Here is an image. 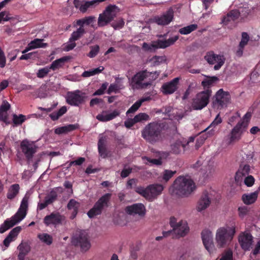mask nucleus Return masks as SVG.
<instances>
[{"instance_id":"f257e3e1","label":"nucleus","mask_w":260,"mask_h":260,"mask_svg":"<svg viewBox=\"0 0 260 260\" xmlns=\"http://www.w3.org/2000/svg\"><path fill=\"white\" fill-rule=\"evenodd\" d=\"M196 186L189 176H180L174 181L169 191L180 197H188L196 190Z\"/></svg>"},{"instance_id":"f03ea898","label":"nucleus","mask_w":260,"mask_h":260,"mask_svg":"<svg viewBox=\"0 0 260 260\" xmlns=\"http://www.w3.org/2000/svg\"><path fill=\"white\" fill-rule=\"evenodd\" d=\"M159 75V72H150L143 70L137 72L134 76L129 78V83L133 90H139L146 88L151 85Z\"/></svg>"},{"instance_id":"7ed1b4c3","label":"nucleus","mask_w":260,"mask_h":260,"mask_svg":"<svg viewBox=\"0 0 260 260\" xmlns=\"http://www.w3.org/2000/svg\"><path fill=\"white\" fill-rule=\"evenodd\" d=\"M28 207V197L25 195L22 199L16 213L11 218L7 219L0 225V233H4L11 227L20 222L27 215Z\"/></svg>"},{"instance_id":"20e7f679","label":"nucleus","mask_w":260,"mask_h":260,"mask_svg":"<svg viewBox=\"0 0 260 260\" xmlns=\"http://www.w3.org/2000/svg\"><path fill=\"white\" fill-rule=\"evenodd\" d=\"M251 114L247 112L242 119L232 129L229 136L225 140L228 145L239 141L247 131Z\"/></svg>"},{"instance_id":"39448f33","label":"nucleus","mask_w":260,"mask_h":260,"mask_svg":"<svg viewBox=\"0 0 260 260\" xmlns=\"http://www.w3.org/2000/svg\"><path fill=\"white\" fill-rule=\"evenodd\" d=\"M236 233L234 226H224L219 228L216 232L215 240L218 248H224L232 241Z\"/></svg>"},{"instance_id":"423d86ee","label":"nucleus","mask_w":260,"mask_h":260,"mask_svg":"<svg viewBox=\"0 0 260 260\" xmlns=\"http://www.w3.org/2000/svg\"><path fill=\"white\" fill-rule=\"evenodd\" d=\"M161 130L162 127L159 123L150 122L143 130L142 136L147 141L151 143H154L161 139Z\"/></svg>"},{"instance_id":"0eeeda50","label":"nucleus","mask_w":260,"mask_h":260,"mask_svg":"<svg viewBox=\"0 0 260 260\" xmlns=\"http://www.w3.org/2000/svg\"><path fill=\"white\" fill-rule=\"evenodd\" d=\"M170 223L173 230L163 232L164 237L173 234L175 235V238H178L185 236L189 232V227L186 221L180 220L177 222L176 219L173 217L170 218Z\"/></svg>"},{"instance_id":"6e6552de","label":"nucleus","mask_w":260,"mask_h":260,"mask_svg":"<svg viewBox=\"0 0 260 260\" xmlns=\"http://www.w3.org/2000/svg\"><path fill=\"white\" fill-rule=\"evenodd\" d=\"M178 36H175L169 38L168 40H157L153 41L150 43H143L142 49L148 52H154L158 49H165L172 45L178 39Z\"/></svg>"},{"instance_id":"1a4fd4ad","label":"nucleus","mask_w":260,"mask_h":260,"mask_svg":"<svg viewBox=\"0 0 260 260\" xmlns=\"http://www.w3.org/2000/svg\"><path fill=\"white\" fill-rule=\"evenodd\" d=\"M164 187L162 185L156 184L150 185L146 188L142 186L137 187L136 191L146 200L152 201L161 193Z\"/></svg>"},{"instance_id":"9d476101","label":"nucleus","mask_w":260,"mask_h":260,"mask_svg":"<svg viewBox=\"0 0 260 260\" xmlns=\"http://www.w3.org/2000/svg\"><path fill=\"white\" fill-rule=\"evenodd\" d=\"M119 11V9L115 5L107 7L104 12L99 15L98 21L99 26L106 25L114 19Z\"/></svg>"},{"instance_id":"9b49d317","label":"nucleus","mask_w":260,"mask_h":260,"mask_svg":"<svg viewBox=\"0 0 260 260\" xmlns=\"http://www.w3.org/2000/svg\"><path fill=\"white\" fill-rule=\"evenodd\" d=\"M212 94L210 89H206L197 94L193 100L192 107L194 110H201L209 103V99Z\"/></svg>"},{"instance_id":"f8f14e48","label":"nucleus","mask_w":260,"mask_h":260,"mask_svg":"<svg viewBox=\"0 0 260 260\" xmlns=\"http://www.w3.org/2000/svg\"><path fill=\"white\" fill-rule=\"evenodd\" d=\"M202 239L204 246L210 255H213L217 253V248L213 241V235L209 230H204L202 231Z\"/></svg>"},{"instance_id":"ddd939ff","label":"nucleus","mask_w":260,"mask_h":260,"mask_svg":"<svg viewBox=\"0 0 260 260\" xmlns=\"http://www.w3.org/2000/svg\"><path fill=\"white\" fill-rule=\"evenodd\" d=\"M72 242L73 244L79 246L82 251H86L90 248V243L87 233L85 231L80 232L79 234L75 235Z\"/></svg>"},{"instance_id":"4468645a","label":"nucleus","mask_w":260,"mask_h":260,"mask_svg":"<svg viewBox=\"0 0 260 260\" xmlns=\"http://www.w3.org/2000/svg\"><path fill=\"white\" fill-rule=\"evenodd\" d=\"M85 98L84 93L77 90L68 92L66 99L68 104L73 106H79L84 102Z\"/></svg>"},{"instance_id":"2eb2a0df","label":"nucleus","mask_w":260,"mask_h":260,"mask_svg":"<svg viewBox=\"0 0 260 260\" xmlns=\"http://www.w3.org/2000/svg\"><path fill=\"white\" fill-rule=\"evenodd\" d=\"M110 197V193H106L95 204L93 207L87 213L89 217L92 218L100 214L104 206L107 205Z\"/></svg>"},{"instance_id":"dca6fc26","label":"nucleus","mask_w":260,"mask_h":260,"mask_svg":"<svg viewBox=\"0 0 260 260\" xmlns=\"http://www.w3.org/2000/svg\"><path fill=\"white\" fill-rule=\"evenodd\" d=\"M205 58L209 63L214 64L215 70H218L225 61V58L223 55L216 54L212 52H208Z\"/></svg>"},{"instance_id":"f3484780","label":"nucleus","mask_w":260,"mask_h":260,"mask_svg":"<svg viewBox=\"0 0 260 260\" xmlns=\"http://www.w3.org/2000/svg\"><path fill=\"white\" fill-rule=\"evenodd\" d=\"M174 12L172 9H170L166 12L160 16H156L151 18L150 21L160 25H165L169 24L173 20Z\"/></svg>"},{"instance_id":"a211bd4d","label":"nucleus","mask_w":260,"mask_h":260,"mask_svg":"<svg viewBox=\"0 0 260 260\" xmlns=\"http://www.w3.org/2000/svg\"><path fill=\"white\" fill-rule=\"evenodd\" d=\"M66 221V217L59 213H52L45 217L44 222L47 225L51 224L57 225L61 224Z\"/></svg>"},{"instance_id":"6ab92c4d","label":"nucleus","mask_w":260,"mask_h":260,"mask_svg":"<svg viewBox=\"0 0 260 260\" xmlns=\"http://www.w3.org/2000/svg\"><path fill=\"white\" fill-rule=\"evenodd\" d=\"M230 99L229 93L220 89L216 93L214 104L217 106V108H222L229 103Z\"/></svg>"},{"instance_id":"aec40b11","label":"nucleus","mask_w":260,"mask_h":260,"mask_svg":"<svg viewBox=\"0 0 260 260\" xmlns=\"http://www.w3.org/2000/svg\"><path fill=\"white\" fill-rule=\"evenodd\" d=\"M20 147L22 152L28 159L31 158L32 157L34 154L36 152L37 148L34 142L28 141L26 140L21 142Z\"/></svg>"},{"instance_id":"412c9836","label":"nucleus","mask_w":260,"mask_h":260,"mask_svg":"<svg viewBox=\"0 0 260 260\" xmlns=\"http://www.w3.org/2000/svg\"><path fill=\"white\" fill-rule=\"evenodd\" d=\"M125 211L126 213L131 215H138L139 216L143 217L146 214V208L143 204L137 203L126 207Z\"/></svg>"},{"instance_id":"4be33fe9","label":"nucleus","mask_w":260,"mask_h":260,"mask_svg":"<svg viewBox=\"0 0 260 260\" xmlns=\"http://www.w3.org/2000/svg\"><path fill=\"white\" fill-rule=\"evenodd\" d=\"M21 227L19 226L13 229L9 233L3 241L4 246H2L3 251L5 250L10 245L11 242L14 241L21 230Z\"/></svg>"},{"instance_id":"5701e85b","label":"nucleus","mask_w":260,"mask_h":260,"mask_svg":"<svg viewBox=\"0 0 260 260\" xmlns=\"http://www.w3.org/2000/svg\"><path fill=\"white\" fill-rule=\"evenodd\" d=\"M179 81L178 77L175 78L172 81L165 83L161 87V91L165 94H171L176 91L178 88Z\"/></svg>"},{"instance_id":"b1692460","label":"nucleus","mask_w":260,"mask_h":260,"mask_svg":"<svg viewBox=\"0 0 260 260\" xmlns=\"http://www.w3.org/2000/svg\"><path fill=\"white\" fill-rule=\"evenodd\" d=\"M120 114L119 111L115 110L112 112L109 111H103L100 114H99L96 118L102 122H106L114 119Z\"/></svg>"},{"instance_id":"393cba45","label":"nucleus","mask_w":260,"mask_h":260,"mask_svg":"<svg viewBox=\"0 0 260 260\" xmlns=\"http://www.w3.org/2000/svg\"><path fill=\"white\" fill-rule=\"evenodd\" d=\"M105 0H92L91 1L83 2L81 1L78 3L79 6L74 5L76 8H78L80 11L82 12H85L89 8H93L96 6L100 3L105 1Z\"/></svg>"},{"instance_id":"a878e982","label":"nucleus","mask_w":260,"mask_h":260,"mask_svg":"<svg viewBox=\"0 0 260 260\" xmlns=\"http://www.w3.org/2000/svg\"><path fill=\"white\" fill-rule=\"evenodd\" d=\"M239 241L243 249L249 250L252 244V237L248 233H243L240 235Z\"/></svg>"},{"instance_id":"bb28decb","label":"nucleus","mask_w":260,"mask_h":260,"mask_svg":"<svg viewBox=\"0 0 260 260\" xmlns=\"http://www.w3.org/2000/svg\"><path fill=\"white\" fill-rule=\"evenodd\" d=\"M211 203V200L207 193L204 194L199 200L196 209L198 212H202L207 209Z\"/></svg>"},{"instance_id":"cd10ccee","label":"nucleus","mask_w":260,"mask_h":260,"mask_svg":"<svg viewBox=\"0 0 260 260\" xmlns=\"http://www.w3.org/2000/svg\"><path fill=\"white\" fill-rule=\"evenodd\" d=\"M250 171V167L248 165L240 166L235 177L236 181L238 182L241 181L244 177L249 175Z\"/></svg>"},{"instance_id":"c85d7f7f","label":"nucleus","mask_w":260,"mask_h":260,"mask_svg":"<svg viewBox=\"0 0 260 260\" xmlns=\"http://www.w3.org/2000/svg\"><path fill=\"white\" fill-rule=\"evenodd\" d=\"M124 88V85L123 82V79L116 78L115 82L109 86L107 93L108 94H110L112 92L117 93L120 90L123 89Z\"/></svg>"},{"instance_id":"c756f323","label":"nucleus","mask_w":260,"mask_h":260,"mask_svg":"<svg viewBox=\"0 0 260 260\" xmlns=\"http://www.w3.org/2000/svg\"><path fill=\"white\" fill-rule=\"evenodd\" d=\"M260 189V187L259 189ZM259 190L249 193H245L242 196V200L245 205H251L255 202L258 198Z\"/></svg>"},{"instance_id":"7c9ffc66","label":"nucleus","mask_w":260,"mask_h":260,"mask_svg":"<svg viewBox=\"0 0 260 260\" xmlns=\"http://www.w3.org/2000/svg\"><path fill=\"white\" fill-rule=\"evenodd\" d=\"M43 40L36 39L34 40L31 41L25 48V49L22 52V53L24 54L28 51L38 48H44L47 46V44L43 42Z\"/></svg>"},{"instance_id":"2f4dec72","label":"nucleus","mask_w":260,"mask_h":260,"mask_svg":"<svg viewBox=\"0 0 260 260\" xmlns=\"http://www.w3.org/2000/svg\"><path fill=\"white\" fill-rule=\"evenodd\" d=\"M240 16V12L237 10H232L227 14L222 19L223 25H228L237 19Z\"/></svg>"},{"instance_id":"473e14b6","label":"nucleus","mask_w":260,"mask_h":260,"mask_svg":"<svg viewBox=\"0 0 260 260\" xmlns=\"http://www.w3.org/2000/svg\"><path fill=\"white\" fill-rule=\"evenodd\" d=\"M151 98L150 96H144L136 101L127 111L126 114L128 115L129 113H133L135 112L142 105V104L145 102L151 100Z\"/></svg>"},{"instance_id":"72a5a7b5","label":"nucleus","mask_w":260,"mask_h":260,"mask_svg":"<svg viewBox=\"0 0 260 260\" xmlns=\"http://www.w3.org/2000/svg\"><path fill=\"white\" fill-rule=\"evenodd\" d=\"M70 59V57L66 56L61 57L53 61L50 66V69L55 71L61 67H62L65 62Z\"/></svg>"},{"instance_id":"f704fd0d","label":"nucleus","mask_w":260,"mask_h":260,"mask_svg":"<svg viewBox=\"0 0 260 260\" xmlns=\"http://www.w3.org/2000/svg\"><path fill=\"white\" fill-rule=\"evenodd\" d=\"M20 190L19 185L14 184L10 186L7 193V197L8 199L12 200L14 199L18 194Z\"/></svg>"},{"instance_id":"c9c22d12","label":"nucleus","mask_w":260,"mask_h":260,"mask_svg":"<svg viewBox=\"0 0 260 260\" xmlns=\"http://www.w3.org/2000/svg\"><path fill=\"white\" fill-rule=\"evenodd\" d=\"M17 248L19 251V253L18 256V259L19 260H25L24 257L25 255L30 251L29 246L26 244L21 243L19 245Z\"/></svg>"},{"instance_id":"e433bc0d","label":"nucleus","mask_w":260,"mask_h":260,"mask_svg":"<svg viewBox=\"0 0 260 260\" xmlns=\"http://www.w3.org/2000/svg\"><path fill=\"white\" fill-rule=\"evenodd\" d=\"M95 21V17L92 16L86 17L77 21V25L83 28L84 25H92Z\"/></svg>"},{"instance_id":"4c0bfd02","label":"nucleus","mask_w":260,"mask_h":260,"mask_svg":"<svg viewBox=\"0 0 260 260\" xmlns=\"http://www.w3.org/2000/svg\"><path fill=\"white\" fill-rule=\"evenodd\" d=\"M80 204L76 200L74 199H71L68 204V208L69 210H73V213L71 216V218H74L78 212V209L79 207Z\"/></svg>"},{"instance_id":"58836bf2","label":"nucleus","mask_w":260,"mask_h":260,"mask_svg":"<svg viewBox=\"0 0 260 260\" xmlns=\"http://www.w3.org/2000/svg\"><path fill=\"white\" fill-rule=\"evenodd\" d=\"M167 57L166 56H157L152 57L150 60L149 62L153 66H158L162 63H166Z\"/></svg>"},{"instance_id":"ea45409f","label":"nucleus","mask_w":260,"mask_h":260,"mask_svg":"<svg viewBox=\"0 0 260 260\" xmlns=\"http://www.w3.org/2000/svg\"><path fill=\"white\" fill-rule=\"evenodd\" d=\"M105 138L101 137L98 142V150L100 156L105 158L107 156V152L105 148Z\"/></svg>"},{"instance_id":"a19ab883","label":"nucleus","mask_w":260,"mask_h":260,"mask_svg":"<svg viewBox=\"0 0 260 260\" xmlns=\"http://www.w3.org/2000/svg\"><path fill=\"white\" fill-rule=\"evenodd\" d=\"M76 126L74 124H69L62 127H59L55 129V133L56 134H65L75 129Z\"/></svg>"},{"instance_id":"79ce46f5","label":"nucleus","mask_w":260,"mask_h":260,"mask_svg":"<svg viewBox=\"0 0 260 260\" xmlns=\"http://www.w3.org/2000/svg\"><path fill=\"white\" fill-rule=\"evenodd\" d=\"M104 70V67L100 66L97 68L84 71L82 73V76L85 78L89 77L101 73Z\"/></svg>"},{"instance_id":"37998d69","label":"nucleus","mask_w":260,"mask_h":260,"mask_svg":"<svg viewBox=\"0 0 260 260\" xmlns=\"http://www.w3.org/2000/svg\"><path fill=\"white\" fill-rule=\"evenodd\" d=\"M218 81V78L215 76L209 77L202 82V86L207 89H210V87L213 86Z\"/></svg>"},{"instance_id":"c03bdc74","label":"nucleus","mask_w":260,"mask_h":260,"mask_svg":"<svg viewBox=\"0 0 260 260\" xmlns=\"http://www.w3.org/2000/svg\"><path fill=\"white\" fill-rule=\"evenodd\" d=\"M68 110L66 106L61 107L57 111L52 113L49 116L53 120H57L60 117L64 114Z\"/></svg>"},{"instance_id":"a18cd8bd","label":"nucleus","mask_w":260,"mask_h":260,"mask_svg":"<svg viewBox=\"0 0 260 260\" xmlns=\"http://www.w3.org/2000/svg\"><path fill=\"white\" fill-rule=\"evenodd\" d=\"M185 144L182 140H178L171 145V150L173 153L178 154L185 148Z\"/></svg>"},{"instance_id":"49530a36","label":"nucleus","mask_w":260,"mask_h":260,"mask_svg":"<svg viewBox=\"0 0 260 260\" xmlns=\"http://www.w3.org/2000/svg\"><path fill=\"white\" fill-rule=\"evenodd\" d=\"M198 28V25L192 24L179 29V32L181 35H186L194 31Z\"/></svg>"},{"instance_id":"de8ad7c7","label":"nucleus","mask_w":260,"mask_h":260,"mask_svg":"<svg viewBox=\"0 0 260 260\" xmlns=\"http://www.w3.org/2000/svg\"><path fill=\"white\" fill-rule=\"evenodd\" d=\"M38 238L44 244L50 245L52 243V237L47 233H41L38 234Z\"/></svg>"},{"instance_id":"09e8293b","label":"nucleus","mask_w":260,"mask_h":260,"mask_svg":"<svg viewBox=\"0 0 260 260\" xmlns=\"http://www.w3.org/2000/svg\"><path fill=\"white\" fill-rule=\"evenodd\" d=\"M250 208L245 206H242L238 208V214L239 217L244 219L249 216Z\"/></svg>"},{"instance_id":"8fccbe9b","label":"nucleus","mask_w":260,"mask_h":260,"mask_svg":"<svg viewBox=\"0 0 260 260\" xmlns=\"http://www.w3.org/2000/svg\"><path fill=\"white\" fill-rule=\"evenodd\" d=\"M84 33L85 30L84 28L80 27L76 31H74L72 32L70 38L72 39V40L76 41V40L80 39Z\"/></svg>"},{"instance_id":"3c124183","label":"nucleus","mask_w":260,"mask_h":260,"mask_svg":"<svg viewBox=\"0 0 260 260\" xmlns=\"http://www.w3.org/2000/svg\"><path fill=\"white\" fill-rule=\"evenodd\" d=\"M176 171L165 170L161 173V177L162 180L167 182L176 174Z\"/></svg>"},{"instance_id":"603ef678","label":"nucleus","mask_w":260,"mask_h":260,"mask_svg":"<svg viewBox=\"0 0 260 260\" xmlns=\"http://www.w3.org/2000/svg\"><path fill=\"white\" fill-rule=\"evenodd\" d=\"M143 160L145 164L150 166L151 165H160L162 164L161 159L160 158L158 159H151L147 157H143Z\"/></svg>"},{"instance_id":"864d4df0","label":"nucleus","mask_w":260,"mask_h":260,"mask_svg":"<svg viewBox=\"0 0 260 260\" xmlns=\"http://www.w3.org/2000/svg\"><path fill=\"white\" fill-rule=\"evenodd\" d=\"M222 120L221 118L220 117L219 114H217L215 117V118L214 119V120L212 121V122L210 124V125L207 127L205 130H207L209 128H211V131H212L211 134H213L214 133L213 128H215L216 126H217L218 124H220L222 122Z\"/></svg>"},{"instance_id":"5fc2aeb1","label":"nucleus","mask_w":260,"mask_h":260,"mask_svg":"<svg viewBox=\"0 0 260 260\" xmlns=\"http://www.w3.org/2000/svg\"><path fill=\"white\" fill-rule=\"evenodd\" d=\"M150 119L149 116L144 113H140L136 115L134 118V120L136 122L147 121Z\"/></svg>"},{"instance_id":"6e6d98bb","label":"nucleus","mask_w":260,"mask_h":260,"mask_svg":"<svg viewBox=\"0 0 260 260\" xmlns=\"http://www.w3.org/2000/svg\"><path fill=\"white\" fill-rule=\"evenodd\" d=\"M26 119L25 116L22 114L13 115V122L15 125L21 124Z\"/></svg>"},{"instance_id":"4d7b16f0","label":"nucleus","mask_w":260,"mask_h":260,"mask_svg":"<svg viewBox=\"0 0 260 260\" xmlns=\"http://www.w3.org/2000/svg\"><path fill=\"white\" fill-rule=\"evenodd\" d=\"M50 67H45L40 69L37 73V76L38 78H42L46 76L50 71Z\"/></svg>"},{"instance_id":"13d9d810","label":"nucleus","mask_w":260,"mask_h":260,"mask_svg":"<svg viewBox=\"0 0 260 260\" xmlns=\"http://www.w3.org/2000/svg\"><path fill=\"white\" fill-rule=\"evenodd\" d=\"M76 45L75 41L70 38L69 41L63 45V50L69 51L72 50Z\"/></svg>"},{"instance_id":"bf43d9fd","label":"nucleus","mask_w":260,"mask_h":260,"mask_svg":"<svg viewBox=\"0 0 260 260\" xmlns=\"http://www.w3.org/2000/svg\"><path fill=\"white\" fill-rule=\"evenodd\" d=\"M249 40V37L248 34L245 32H243L242 34L241 40L239 43L240 46L241 47H245V46L247 44Z\"/></svg>"},{"instance_id":"052dcab7","label":"nucleus","mask_w":260,"mask_h":260,"mask_svg":"<svg viewBox=\"0 0 260 260\" xmlns=\"http://www.w3.org/2000/svg\"><path fill=\"white\" fill-rule=\"evenodd\" d=\"M11 18V15L8 11L0 13V23L3 21H7Z\"/></svg>"},{"instance_id":"680f3d73","label":"nucleus","mask_w":260,"mask_h":260,"mask_svg":"<svg viewBox=\"0 0 260 260\" xmlns=\"http://www.w3.org/2000/svg\"><path fill=\"white\" fill-rule=\"evenodd\" d=\"M90 51L88 54V56L90 58H93L95 57L99 52V46L98 45H95L94 46H92L90 47Z\"/></svg>"},{"instance_id":"e2e57ef3","label":"nucleus","mask_w":260,"mask_h":260,"mask_svg":"<svg viewBox=\"0 0 260 260\" xmlns=\"http://www.w3.org/2000/svg\"><path fill=\"white\" fill-rule=\"evenodd\" d=\"M244 184L248 187L252 186L255 182V179L254 177L251 175H248L247 177H245L244 179Z\"/></svg>"},{"instance_id":"0e129e2a","label":"nucleus","mask_w":260,"mask_h":260,"mask_svg":"<svg viewBox=\"0 0 260 260\" xmlns=\"http://www.w3.org/2000/svg\"><path fill=\"white\" fill-rule=\"evenodd\" d=\"M108 85V83L107 82L104 83L102 84L101 87L95 91L93 93V95H100L104 94L105 90L107 89V86Z\"/></svg>"},{"instance_id":"69168bd1","label":"nucleus","mask_w":260,"mask_h":260,"mask_svg":"<svg viewBox=\"0 0 260 260\" xmlns=\"http://www.w3.org/2000/svg\"><path fill=\"white\" fill-rule=\"evenodd\" d=\"M220 260H233V253L231 251L228 250L223 254Z\"/></svg>"},{"instance_id":"338daca9","label":"nucleus","mask_w":260,"mask_h":260,"mask_svg":"<svg viewBox=\"0 0 260 260\" xmlns=\"http://www.w3.org/2000/svg\"><path fill=\"white\" fill-rule=\"evenodd\" d=\"M240 117V115L238 112L235 113L230 118L228 123L230 125H233L235 122Z\"/></svg>"},{"instance_id":"774afa93","label":"nucleus","mask_w":260,"mask_h":260,"mask_svg":"<svg viewBox=\"0 0 260 260\" xmlns=\"http://www.w3.org/2000/svg\"><path fill=\"white\" fill-rule=\"evenodd\" d=\"M124 24V21L122 19H120L117 22L113 23L112 26L114 29H120L123 27Z\"/></svg>"}]
</instances>
